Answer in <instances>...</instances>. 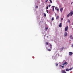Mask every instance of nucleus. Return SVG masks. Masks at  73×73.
Returning a JSON list of instances; mask_svg holds the SVG:
<instances>
[{"instance_id": "7ed1b4c3", "label": "nucleus", "mask_w": 73, "mask_h": 73, "mask_svg": "<svg viewBox=\"0 0 73 73\" xmlns=\"http://www.w3.org/2000/svg\"><path fill=\"white\" fill-rule=\"evenodd\" d=\"M67 35H68V33L66 32H65L64 34V36L65 37L67 36Z\"/></svg>"}, {"instance_id": "bb28decb", "label": "nucleus", "mask_w": 73, "mask_h": 73, "mask_svg": "<svg viewBox=\"0 0 73 73\" xmlns=\"http://www.w3.org/2000/svg\"><path fill=\"white\" fill-rule=\"evenodd\" d=\"M64 47H63L62 48V50H63V49H64Z\"/></svg>"}, {"instance_id": "1a4fd4ad", "label": "nucleus", "mask_w": 73, "mask_h": 73, "mask_svg": "<svg viewBox=\"0 0 73 73\" xmlns=\"http://www.w3.org/2000/svg\"><path fill=\"white\" fill-rule=\"evenodd\" d=\"M60 11L61 12H62V11H63V8H61L60 9Z\"/></svg>"}, {"instance_id": "4be33fe9", "label": "nucleus", "mask_w": 73, "mask_h": 73, "mask_svg": "<svg viewBox=\"0 0 73 73\" xmlns=\"http://www.w3.org/2000/svg\"><path fill=\"white\" fill-rule=\"evenodd\" d=\"M57 7H55V9H56V10H57Z\"/></svg>"}, {"instance_id": "f704fd0d", "label": "nucleus", "mask_w": 73, "mask_h": 73, "mask_svg": "<svg viewBox=\"0 0 73 73\" xmlns=\"http://www.w3.org/2000/svg\"><path fill=\"white\" fill-rule=\"evenodd\" d=\"M47 37L48 38V36H47Z\"/></svg>"}, {"instance_id": "2eb2a0df", "label": "nucleus", "mask_w": 73, "mask_h": 73, "mask_svg": "<svg viewBox=\"0 0 73 73\" xmlns=\"http://www.w3.org/2000/svg\"><path fill=\"white\" fill-rule=\"evenodd\" d=\"M48 42H46V45H48Z\"/></svg>"}, {"instance_id": "4468645a", "label": "nucleus", "mask_w": 73, "mask_h": 73, "mask_svg": "<svg viewBox=\"0 0 73 73\" xmlns=\"http://www.w3.org/2000/svg\"><path fill=\"white\" fill-rule=\"evenodd\" d=\"M60 66H61L62 68H64V66H61V65H60Z\"/></svg>"}, {"instance_id": "cd10ccee", "label": "nucleus", "mask_w": 73, "mask_h": 73, "mask_svg": "<svg viewBox=\"0 0 73 73\" xmlns=\"http://www.w3.org/2000/svg\"><path fill=\"white\" fill-rule=\"evenodd\" d=\"M61 20H63V18H61Z\"/></svg>"}, {"instance_id": "393cba45", "label": "nucleus", "mask_w": 73, "mask_h": 73, "mask_svg": "<svg viewBox=\"0 0 73 73\" xmlns=\"http://www.w3.org/2000/svg\"><path fill=\"white\" fill-rule=\"evenodd\" d=\"M56 66H58V64L56 63Z\"/></svg>"}, {"instance_id": "423d86ee", "label": "nucleus", "mask_w": 73, "mask_h": 73, "mask_svg": "<svg viewBox=\"0 0 73 73\" xmlns=\"http://www.w3.org/2000/svg\"><path fill=\"white\" fill-rule=\"evenodd\" d=\"M62 73H66V72H65V70H62L61 71Z\"/></svg>"}, {"instance_id": "c9c22d12", "label": "nucleus", "mask_w": 73, "mask_h": 73, "mask_svg": "<svg viewBox=\"0 0 73 73\" xmlns=\"http://www.w3.org/2000/svg\"><path fill=\"white\" fill-rule=\"evenodd\" d=\"M72 25H73V23H72Z\"/></svg>"}, {"instance_id": "2f4dec72", "label": "nucleus", "mask_w": 73, "mask_h": 73, "mask_svg": "<svg viewBox=\"0 0 73 73\" xmlns=\"http://www.w3.org/2000/svg\"><path fill=\"white\" fill-rule=\"evenodd\" d=\"M73 4V2H72V3H71V4Z\"/></svg>"}, {"instance_id": "f3484780", "label": "nucleus", "mask_w": 73, "mask_h": 73, "mask_svg": "<svg viewBox=\"0 0 73 73\" xmlns=\"http://www.w3.org/2000/svg\"><path fill=\"white\" fill-rule=\"evenodd\" d=\"M50 1L51 3H52V0H50Z\"/></svg>"}, {"instance_id": "c85d7f7f", "label": "nucleus", "mask_w": 73, "mask_h": 73, "mask_svg": "<svg viewBox=\"0 0 73 73\" xmlns=\"http://www.w3.org/2000/svg\"><path fill=\"white\" fill-rule=\"evenodd\" d=\"M51 5H49V6H49V7H50Z\"/></svg>"}, {"instance_id": "9b49d317", "label": "nucleus", "mask_w": 73, "mask_h": 73, "mask_svg": "<svg viewBox=\"0 0 73 73\" xmlns=\"http://www.w3.org/2000/svg\"><path fill=\"white\" fill-rule=\"evenodd\" d=\"M50 49H52V44H50Z\"/></svg>"}, {"instance_id": "b1692460", "label": "nucleus", "mask_w": 73, "mask_h": 73, "mask_svg": "<svg viewBox=\"0 0 73 73\" xmlns=\"http://www.w3.org/2000/svg\"><path fill=\"white\" fill-rule=\"evenodd\" d=\"M52 20H54V18H52Z\"/></svg>"}, {"instance_id": "412c9836", "label": "nucleus", "mask_w": 73, "mask_h": 73, "mask_svg": "<svg viewBox=\"0 0 73 73\" xmlns=\"http://www.w3.org/2000/svg\"><path fill=\"white\" fill-rule=\"evenodd\" d=\"M44 17H46V14H45V13L44 14Z\"/></svg>"}, {"instance_id": "0eeeda50", "label": "nucleus", "mask_w": 73, "mask_h": 73, "mask_svg": "<svg viewBox=\"0 0 73 73\" xmlns=\"http://www.w3.org/2000/svg\"><path fill=\"white\" fill-rule=\"evenodd\" d=\"M54 7H55L54 6H52V9L53 11H54Z\"/></svg>"}, {"instance_id": "f8f14e48", "label": "nucleus", "mask_w": 73, "mask_h": 73, "mask_svg": "<svg viewBox=\"0 0 73 73\" xmlns=\"http://www.w3.org/2000/svg\"><path fill=\"white\" fill-rule=\"evenodd\" d=\"M69 16H70V13H69L68 15H67V17H69Z\"/></svg>"}, {"instance_id": "aec40b11", "label": "nucleus", "mask_w": 73, "mask_h": 73, "mask_svg": "<svg viewBox=\"0 0 73 73\" xmlns=\"http://www.w3.org/2000/svg\"><path fill=\"white\" fill-rule=\"evenodd\" d=\"M35 8H38V6H36L35 7Z\"/></svg>"}, {"instance_id": "f257e3e1", "label": "nucleus", "mask_w": 73, "mask_h": 73, "mask_svg": "<svg viewBox=\"0 0 73 73\" xmlns=\"http://www.w3.org/2000/svg\"><path fill=\"white\" fill-rule=\"evenodd\" d=\"M72 69H73V68H70L69 70H68V68H66V71H69V70H72Z\"/></svg>"}, {"instance_id": "6ab92c4d", "label": "nucleus", "mask_w": 73, "mask_h": 73, "mask_svg": "<svg viewBox=\"0 0 73 73\" xmlns=\"http://www.w3.org/2000/svg\"><path fill=\"white\" fill-rule=\"evenodd\" d=\"M68 23H70V21L69 20V19L68 20Z\"/></svg>"}, {"instance_id": "f03ea898", "label": "nucleus", "mask_w": 73, "mask_h": 73, "mask_svg": "<svg viewBox=\"0 0 73 73\" xmlns=\"http://www.w3.org/2000/svg\"><path fill=\"white\" fill-rule=\"evenodd\" d=\"M67 64H68V63L66 62H64V63L63 64H62V65H63V66H64V65H67Z\"/></svg>"}, {"instance_id": "5701e85b", "label": "nucleus", "mask_w": 73, "mask_h": 73, "mask_svg": "<svg viewBox=\"0 0 73 73\" xmlns=\"http://www.w3.org/2000/svg\"><path fill=\"white\" fill-rule=\"evenodd\" d=\"M46 9H48V6H47L46 8Z\"/></svg>"}, {"instance_id": "473e14b6", "label": "nucleus", "mask_w": 73, "mask_h": 73, "mask_svg": "<svg viewBox=\"0 0 73 73\" xmlns=\"http://www.w3.org/2000/svg\"><path fill=\"white\" fill-rule=\"evenodd\" d=\"M71 39H73V37H72V38H71Z\"/></svg>"}, {"instance_id": "9d476101", "label": "nucleus", "mask_w": 73, "mask_h": 73, "mask_svg": "<svg viewBox=\"0 0 73 73\" xmlns=\"http://www.w3.org/2000/svg\"><path fill=\"white\" fill-rule=\"evenodd\" d=\"M59 27H62V23H60V25H59Z\"/></svg>"}, {"instance_id": "a878e982", "label": "nucleus", "mask_w": 73, "mask_h": 73, "mask_svg": "<svg viewBox=\"0 0 73 73\" xmlns=\"http://www.w3.org/2000/svg\"><path fill=\"white\" fill-rule=\"evenodd\" d=\"M72 37V35H71L70 36V38H71Z\"/></svg>"}, {"instance_id": "a211bd4d", "label": "nucleus", "mask_w": 73, "mask_h": 73, "mask_svg": "<svg viewBox=\"0 0 73 73\" xmlns=\"http://www.w3.org/2000/svg\"><path fill=\"white\" fill-rule=\"evenodd\" d=\"M48 51H51V50L50 49H48Z\"/></svg>"}, {"instance_id": "39448f33", "label": "nucleus", "mask_w": 73, "mask_h": 73, "mask_svg": "<svg viewBox=\"0 0 73 73\" xmlns=\"http://www.w3.org/2000/svg\"><path fill=\"white\" fill-rule=\"evenodd\" d=\"M69 56H72V54H73V53L72 52H70L69 53Z\"/></svg>"}, {"instance_id": "e433bc0d", "label": "nucleus", "mask_w": 73, "mask_h": 73, "mask_svg": "<svg viewBox=\"0 0 73 73\" xmlns=\"http://www.w3.org/2000/svg\"><path fill=\"white\" fill-rule=\"evenodd\" d=\"M46 1H48V0H46Z\"/></svg>"}, {"instance_id": "ddd939ff", "label": "nucleus", "mask_w": 73, "mask_h": 73, "mask_svg": "<svg viewBox=\"0 0 73 73\" xmlns=\"http://www.w3.org/2000/svg\"><path fill=\"white\" fill-rule=\"evenodd\" d=\"M59 18V16H57V17H56V19H58Z\"/></svg>"}, {"instance_id": "4c0bfd02", "label": "nucleus", "mask_w": 73, "mask_h": 73, "mask_svg": "<svg viewBox=\"0 0 73 73\" xmlns=\"http://www.w3.org/2000/svg\"><path fill=\"white\" fill-rule=\"evenodd\" d=\"M70 41H71V40H70Z\"/></svg>"}, {"instance_id": "72a5a7b5", "label": "nucleus", "mask_w": 73, "mask_h": 73, "mask_svg": "<svg viewBox=\"0 0 73 73\" xmlns=\"http://www.w3.org/2000/svg\"><path fill=\"white\" fill-rule=\"evenodd\" d=\"M46 3H47V1H46Z\"/></svg>"}, {"instance_id": "20e7f679", "label": "nucleus", "mask_w": 73, "mask_h": 73, "mask_svg": "<svg viewBox=\"0 0 73 73\" xmlns=\"http://www.w3.org/2000/svg\"><path fill=\"white\" fill-rule=\"evenodd\" d=\"M67 29H68V26H67L66 28H65V31H67Z\"/></svg>"}, {"instance_id": "c756f323", "label": "nucleus", "mask_w": 73, "mask_h": 73, "mask_svg": "<svg viewBox=\"0 0 73 73\" xmlns=\"http://www.w3.org/2000/svg\"><path fill=\"white\" fill-rule=\"evenodd\" d=\"M46 12H47V13H48V10H46Z\"/></svg>"}, {"instance_id": "7c9ffc66", "label": "nucleus", "mask_w": 73, "mask_h": 73, "mask_svg": "<svg viewBox=\"0 0 73 73\" xmlns=\"http://www.w3.org/2000/svg\"><path fill=\"white\" fill-rule=\"evenodd\" d=\"M58 10H59L58 8H57V11H58Z\"/></svg>"}, {"instance_id": "dca6fc26", "label": "nucleus", "mask_w": 73, "mask_h": 73, "mask_svg": "<svg viewBox=\"0 0 73 73\" xmlns=\"http://www.w3.org/2000/svg\"><path fill=\"white\" fill-rule=\"evenodd\" d=\"M48 29V27H46V30L47 31Z\"/></svg>"}, {"instance_id": "6e6552de", "label": "nucleus", "mask_w": 73, "mask_h": 73, "mask_svg": "<svg viewBox=\"0 0 73 73\" xmlns=\"http://www.w3.org/2000/svg\"><path fill=\"white\" fill-rule=\"evenodd\" d=\"M70 14L71 16H72V15H73V11H72L70 12Z\"/></svg>"}]
</instances>
